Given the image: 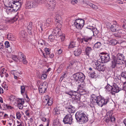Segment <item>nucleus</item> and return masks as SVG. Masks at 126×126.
I'll use <instances>...</instances> for the list:
<instances>
[{"mask_svg":"<svg viewBox=\"0 0 126 126\" xmlns=\"http://www.w3.org/2000/svg\"><path fill=\"white\" fill-rule=\"evenodd\" d=\"M92 99L91 101L90 106L91 107H94L97 104L102 107L103 105L107 104L109 101L108 99L101 98V96H98L94 94L91 95Z\"/></svg>","mask_w":126,"mask_h":126,"instance_id":"1","label":"nucleus"},{"mask_svg":"<svg viewBox=\"0 0 126 126\" xmlns=\"http://www.w3.org/2000/svg\"><path fill=\"white\" fill-rule=\"evenodd\" d=\"M13 1L9 4V6L6 7L7 12L11 13L16 12L21 7L23 3L22 0H12Z\"/></svg>","mask_w":126,"mask_h":126,"instance_id":"2","label":"nucleus"},{"mask_svg":"<svg viewBox=\"0 0 126 126\" xmlns=\"http://www.w3.org/2000/svg\"><path fill=\"white\" fill-rule=\"evenodd\" d=\"M112 60L111 67L112 68H114L116 64H124V62L125 61V59L123 54L119 53L117 54L116 57L112 56Z\"/></svg>","mask_w":126,"mask_h":126,"instance_id":"3","label":"nucleus"},{"mask_svg":"<svg viewBox=\"0 0 126 126\" xmlns=\"http://www.w3.org/2000/svg\"><path fill=\"white\" fill-rule=\"evenodd\" d=\"M76 118L79 124H83L86 123L88 120V118L82 110L78 111L75 114Z\"/></svg>","mask_w":126,"mask_h":126,"instance_id":"4","label":"nucleus"},{"mask_svg":"<svg viewBox=\"0 0 126 126\" xmlns=\"http://www.w3.org/2000/svg\"><path fill=\"white\" fill-rule=\"evenodd\" d=\"M74 80L76 81H79L82 83L85 79V76L83 74L80 72L75 73L73 75Z\"/></svg>","mask_w":126,"mask_h":126,"instance_id":"5","label":"nucleus"},{"mask_svg":"<svg viewBox=\"0 0 126 126\" xmlns=\"http://www.w3.org/2000/svg\"><path fill=\"white\" fill-rule=\"evenodd\" d=\"M84 24V20L82 19H77L75 20L74 25L78 29H81L83 27Z\"/></svg>","mask_w":126,"mask_h":126,"instance_id":"6","label":"nucleus"},{"mask_svg":"<svg viewBox=\"0 0 126 126\" xmlns=\"http://www.w3.org/2000/svg\"><path fill=\"white\" fill-rule=\"evenodd\" d=\"M63 122L65 124H72L73 122L72 115L70 114H67L63 118Z\"/></svg>","mask_w":126,"mask_h":126,"instance_id":"7","label":"nucleus"},{"mask_svg":"<svg viewBox=\"0 0 126 126\" xmlns=\"http://www.w3.org/2000/svg\"><path fill=\"white\" fill-rule=\"evenodd\" d=\"M47 2L46 6L47 8L51 11L53 10L56 6V3L54 0H45Z\"/></svg>","mask_w":126,"mask_h":126,"instance_id":"8","label":"nucleus"},{"mask_svg":"<svg viewBox=\"0 0 126 126\" xmlns=\"http://www.w3.org/2000/svg\"><path fill=\"white\" fill-rule=\"evenodd\" d=\"M109 55L110 54L108 53L104 52L101 53L100 56L101 60L102 62L105 63L109 61L110 59Z\"/></svg>","mask_w":126,"mask_h":126,"instance_id":"9","label":"nucleus"},{"mask_svg":"<svg viewBox=\"0 0 126 126\" xmlns=\"http://www.w3.org/2000/svg\"><path fill=\"white\" fill-rule=\"evenodd\" d=\"M48 87V85L46 82L40 84L39 86V90L40 93L43 94L47 92V89Z\"/></svg>","mask_w":126,"mask_h":126,"instance_id":"10","label":"nucleus"},{"mask_svg":"<svg viewBox=\"0 0 126 126\" xmlns=\"http://www.w3.org/2000/svg\"><path fill=\"white\" fill-rule=\"evenodd\" d=\"M55 19L56 26L61 28L62 26L61 25L62 22V18L61 16L57 14H56Z\"/></svg>","mask_w":126,"mask_h":126,"instance_id":"11","label":"nucleus"},{"mask_svg":"<svg viewBox=\"0 0 126 126\" xmlns=\"http://www.w3.org/2000/svg\"><path fill=\"white\" fill-rule=\"evenodd\" d=\"M46 98L45 100L43 101V105L51 106L53 103V100L52 99L49 98L48 95L45 97Z\"/></svg>","mask_w":126,"mask_h":126,"instance_id":"12","label":"nucleus"},{"mask_svg":"<svg viewBox=\"0 0 126 126\" xmlns=\"http://www.w3.org/2000/svg\"><path fill=\"white\" fill-rule=\"evenodd\" d=\"M37 6V3L33 1H27L25 5V7L26 9H30Z\"/></svg>","mask_w":126,"mask_h":126,"instance_id":"13","label":"nucleus"},{"mask_svg":"<svg viewBox=\"0 0 126 126\" xmlns=\"http://www.w3.org/2000/svg\"><path fill=\"white\" fill-rule=\"evenodd\" d=\"M122 89L119 87L115 83L112 84V94L114 95L115 93H118Z\"/></svg>","mask_w":126,"mask_h":126,"instance_id":"14","label":"nucleus"},{"mask_svg":"<svg viewBox=\"0 0 126 126\" xmlns=\"http://www.w3.org/2000/svg\"><path fill=\"white\" fill-rule=\"evenodd\" d=\"M60 28L58 27L56 28L52 32V33L58 38L62 35V32Z\"/></svg>","mask_w":126,"mask_h":126,"instance_id":"15","label":"nucleus"},{"mask_svg":"<svg viewBox=\"0 0 126 126\" xmlns=\"http://www.w3.org/2000/svg\"><path fill=\"white\" fill-rule=\"evenodd\" d=\"M107 25H108L110 29L112 32H114L118 31L119 30V26L118 25H112L110 23H108L107 24Z\"/></svg>","mask_w":126,"mask_h":126,"instance_id":"16","label":"nucleus"},{"mask_svg":"<svg viewBox=\"0 0 126 126\" xmlns=\"http://www.w3.org/2000/svg\"><path fill=\"white\" fill-rule=\"evenodd\" d=\"M66 109L69 113H74L76 110L75 107L70 104L66 106Z\"/></svg>","mask_w":126,"mask_h":126,"instance_id":"17","label":"nucleus"},{"mask_svg":"<svg viewBox=\"0 0 126 126\" xmlns=\"http://www.w3.org/2000/svg\"><path fill=\"white\" fill-rule=\"evenodd\" d=\"M86 28L90 30H91L92 31L94 35V34H95L96 35H97L99 31L97 30V29L96 28L94 27L93 26H88Z\"/></svg>","mask_w":126,"mask_h":126,"instance_id":"18","label":"nucleus"},{"mask_svg":"<svg viewBox=\"0 0 126 126\" xmlns=\"http://www.w3.org/2000/svg\"><path fill=\"white\" fill-rule=\"evenodd\" d=\"M52 23V20L50 18L47 19L46 21V23L44 24L45 28H46L49 26H51Z\"/></svg>","mask_w":126,"mask_h":126,"instance_id":"19","label":"nucleus"},{"mask_svg":"<svg viewBox=\"0 0 126 126\" xmlns=\"http://www.w3.org/2000/svg\"><path fill=\"white\" fill-rule=\"evenodd\" d=\"M112 114L111 111H108L107 113V116H108L110 118V121L112 122H113L115 121V118L112 115Z\"/></svg>","mask_w":126,"mask_h":126,"instance_id":"20","label":"nucleus"},{"mask_svg":"<svg viewBox=\"0 0 126 126\" xmlns=\"http://www.w3.org/2000/svg\"><path fill=\"white\" fill-rule=\"evenodd\" d=\"M85 54L88 56H89V54L91 53L93 50L92 49L91 47L88 46L85 47Z\"/></svg>","mask_w":126,"mask_h":126,"instance_id":"21","label":"nucleus"},{"mask_svg":"<svg viewBox=\"0 0 126 126\" xmlns=\"http://www.w3.org/2000/svg\"><path fill=\"white\" fill-rule=\"evenodd\" d=\"M77 90L80 92H82L85 90V86L81 84L79 85L77 88Z\"/></svg>","mask_w":126,"mask_h":126,"instance_id":"22","label":"nucleus"},{"mask_svg":"<svg viewBox=\"0 0 126 126\" xmlns=\"http://www.w3.org/2000/svg\"><path fill=\"white\" fill-rule=\"evenodd\" d=\"M80 94L76 92V94L73 95L72 97V98L77 102L80 100Z\"/></svg>","mask_w":126,"mask_h":126,"instance_id":"23","label":"nucleus"},{"mask_svg":"<svg viewBox=\"0 0 126 126\" xmlns=\"http://www.w3.org/2000/svg\"><path fill=\"white\" fill-rule=\"evenodd\" d=\"M82 52V49L81 48H78L76 49L74 52V55L76 56H79Z\"/></svg>","mask_w":126,"mask_h":126,"instance_id":"24","label":"nucleus"},{"mask_svg":"<svg viewBox=\"0 0 126 126\" xmlns=\"http://www.w3.org/2000/svg\"><path fill=\"white\" fill-rule=\"evenodd\" d=\"M105 89L109 92L111 91L112 93V84H109L108 83L107 85L105 87Z\"/></svg>","mask_w":126,"mask_h":126,"instance_id":"25","label":"nucleus"},{"mask_svg":"<svg viewBox=\"0 0 126 126\" xmlns=\"http://www.w3.org/2000/svg\"><path fill=\"white\" fill-rule=\"evenodd\" d=\"M98 67V68H97V70L99 71H103L105 70L106 68L105 66L104 65H101L100 64Z\"/></svg>","mask_w":126,"mask_h":126,"instance_id":"26","label":"nucleus"},{"mask_svg":"<svg viewBox=\"0 0 126 126\" xmlns=\"http://www.w3.org/2000/svg\"><path fill=\"white\" fill-rule=\"evenodd\" d=\"M100 65V64L96 61L93 62L92 66L94 69L97 70L98 68V67Z\"/></svg>","mask_w":126,"mask_h":126,"instance_id":"27","label":"nucleus"},{"mask_svg":"<svg viewBox=\"0 0 126 126\" xmlns=\"http://www.w3.org/2000/svg\"><path fill=\"white\" fill-rule=\"evenodd\" d=\"M101 44L100 42H97L94 44L93 46V48L94 49L96 48H101Z\"/></svg>","mask_w":126,"mask_h":126,"instance_id":"28","label":"nucleus"},{"mask_svg":"<svg viewBox=\"0 0 126 126\" xmlns=\"http://www.w3.org/2000/svg\"><path fill=\"white\" fill-rule=\"evenodd\" d=\"M53 125L54 126H59L60 125V123L59 121V120L58 119H55L53 123Z\"/></svg>","mask_w":126,"mask_h":126,"instance_id":"29","label":"nucleus"},{"mask_svg":"<svg viewBox=\"0 0 126 126\" xmlns=\"http://www.w3.org/2000/svg\"><path fill=\"white\" fill-rule=\"evenodd\" d=\"M76 42L74 41H71L70 43L68 48H73L75 47Z\"/></svg>","mask_w":126,"mask_h":126,"instance_id":"30","label":"nucleus"},{"mask_svg":"<svg viewBox=\"0 0 126 126\" xmlns=\"http://www.w3.org/2000/svg\"><path fill=\"white\" fill-rule=\"evenodd\" d=\"M65 93L73 97L74 95L76 94V92L75 91H71L69 92H65Z\"/></svg>","mask_w":126,"mask_h":126,"instance_id":"31","label":"nucleus"},{"mask_svg":"<svg viewBox=\"0 0 126 126\" xmlns=\"http://www.w3.org/2000/svg\"><path fill=\"white\" fill-rule=\"evenodd\" d=\"M109 43L110 45H114L117 44V41L116 40L112 39L109 41Z\"/></svg>","mask_w":126,"mask_h":126,"instance_id":"32","label":"nucleus"},{"mask_svg":"<svg viewBox=\"0 0 126 126\" xmlns=\"http://www.w3.org/2000/svg\"><path fill=\"white\" fill-rule=\"evenodd\" d=\"M6 70H5L4 68H0V73L1 77L3 76V74H5L6 73Z\"/></svg>","mask_w":126,"mask_h":126,"instance_id":"33","label":"nucleus"},{"mask_svg":"<svg viewBox=\"0 0 126 126\" xmlns=\"http://www.w3.org/2000/svg\"><path fill=\"white\" fill-rule=\"evenodd\" d=\"M38 42V44H40L41 46H43V44L45 45H47V43H46L45 41L42 39L39 40Z\"/></svg>","mask_w":126,"mask_h":126,"instance_id":"34","label":"nucleus"},{"mask_svg":"<svg viewBox=\"0 0 126 126\" xmlns=\"http://www.w3.org/2000/svg\"><path fill=\"white\" fill-rule=\"evenodd\" d=\"M20 35L23 38H25L27 36V33L24 30H22L20 33Z\"/></svg>","mask_w":126,"mask_h":126,"instance_id":"35","label":"nucleus"},{"mask_svg":"<svg viewBox=\"0 0 126 126\" xmlns=\"http://www.w3.org/2000/svg\"><path fill=\"white\" fill-rule=\"evenodd\" d=\"M34 0V2H36L37 3V6L38 4L44 3L45 2L44 0Z\"/></svg>","mask_w":126,"mask_h":126,"instance_id":"36","label":"nucleus"},{"mask_svg":"<svg viewBox=\"0 0 126 126\" xmlns=\"http://www.w3.org/2000/svg\"><path fill=\"white\" fill-rule=\"evenodd\" d=\"M63 67L64 66L62 64L60 65L57 70V72L58 73H60L61 72L62 70L63 69Z\"/></svg>","mask_w":126,"mask_h":126,"instance_id":"37","label":"nucleus"},{"mask_svg":"<svg viewBox=\"0 0 126 126\" xmlns=\"http://www.w3.org/2000/svg\"><path fill=\"white\" fill-rule=\"evenodd\" d=\"M19 54L20 55L19 56V60H22L26 57L24 54L22 53L21 52H19Z\"/></svg>","mask_w":126,"mask_h":126,"instance_id":"38","label":"nucleus"},{"mask_svg":"<svg viewBox=\"0 0 126 126\" xmlns=\"http://www.w3.org/2000/svg\"><path fill=\"white\" fill-rule=\"evenodd\" d=\"M92 39V37H87L83 38V39L84 40V41L86 42H88L89 41H90Z\"/></svg>","mask_w":126,"mask_h":126,"instance_id":"39","label":"nucleus"},{"mask_svg":"<svg viewBox=\"0 0 126 126\" xmlns=\"http://www.w3.org/2000/svg\"><path fill=\"white\" fill-rule=\"evenodd\" d=\"M90 7H92L93 9H96L98 8V7L96 5H95L92 3H89L88 4Z\"/></svg>","mask_w":126,"mask_h":126,"instance_id":"40","label":"nucleus"},{"mask_svg":"<svg viewBox=\"0 0 126 126\" xmlns=\"http://www.w3.org/2000/svg\"><path fill=\"white\" fill-rule=\"evenodd\" d=\"M53 112L55 114L57 115L60 114V111L59 109L56 108L54 109Z\"/></svg>","mask_w":126,"mask_h":126,"instance_id":"41","label":"nucleus"},{"mask_svg":"<svg viewBox=\"0 0 126 126\" xmlns=\"http://www.w3.org/2000/svg\"><path fill=\"white\" fill-rule=\"evenodd\" d=\"M43 23H39V25L37 26V27L39 29V30L40 31V29L41 30V31H43Z\"/></svg>","mask_w":126,"mask_h":126,"instance_id":"42","label":"nucleus"},{"mask_svg":"<svg viewBox=\"0 0 126 126\" xmlns=\"http://www.w3.org/2000/svg\"><path fill=\"white\" fill-rule=\"evenodd\" d=\"M12 57L13 60L15 62H17L19 60V59L15 55H12Z\"/></svg>","mask_w":126,"mask_h":126,"instance_id":"43","label":"nucleus"},{"mask_svg":"<svg viewBox=\"0 0 126 126\" xmlns=\"http://www.w3.org/2000/svg\"><path fill=\"white\" fill-rule=\"evenodd\" d=\"M67 75L68 73L66 72L63 73L62 76L61 77V78H62V80H63L64 78L67 77Z\"/></svg>","mask_w":126,"mask_h":126,"instance_id":"44","label":"nucleus"},{"mask_svg":"<svg viewBox=\"0 0 126 126\" xmlns=\"http://www.w3.org/2000/svg\"><path fill=\"white\" fill-rule=\"evenodd\" d=\"M10 101L11 102H13L15 100V96L13 95L10 96L9 98Z\"/></svg>","mask_w":126,"mask_h":126,"instance_id":"45","label":"nucleus"},{"mask_svg":"<svg viewBox=\"0 0 126 126\" xmlns=\"http://www.w3.org/2000/svg\"><path fill=\"white\" fill-rule=\"evenodd\" d=\"M16 118L19 119L21 117V115L19 112L18 111L16 113Z\"/></svg>","mask_w":126,"mask_h":126,"instance_id":"46","label":"nucleus"},{"mask_svg":"<svg viewBox=\"0 0 126 126\" xmlns=\"http://www.w3.org/2000/svg\"><path fill=\"white\" fill-rule=\"evenodd\" d=\"M21 94L24 93L25 90V87L24 86H21Z\"/></svg>","mask_w":126,"mask_h":126,"instance_id":"47","label":"nucleus"},{"mask_svg":"<svg viewBox=\"0 0 126 126\" xmlns=\"http://www.w3.org/2000/svg\"><path fill=\"white\" fill-rule=\"evenodd\" d=\"M19 61H22L23 63L25 64H27L28 63V62L26 59V57L22 60H19Z\"/></svg>","mask_w":126,"mask_h":126,"instance_id":"48","label":"nucleus"},{"mask_svg":"<svg viewBox=\"0 0 126 126\" xmlns=\"http://www.w3.org/2000/svg\"><path fill=\"white\" fill-rule=\"evenodd\" d=\"M45 50L46 55L48 56L50 53L49 49L46 47L45 48Z\"/></svg>","mask_w":126,"mask_h":126,"instance_id":"49","label":"nucleus"},{"mask_svg":"<svg viewBox=\"0 0 126 126\" xmlns=\"http://www.w3.org/2000/svg\"><path fill=\"white\" fill-rule=\"evenodd\" d=\"M32 22H30L29 25L27 26L28 29L32 30Z\"/></svg>","mask_w":126,"mask_h":126,"instance_id":"50","label":"nucleus"},{"mask_svg":"<svg viewBox=\"0 0 126 126\" xmlns=\"http://www.w3.org/2000/svg\"><path fill=\"white\" fill-rule=\"evenodd\" d=\"M24 100L23 99L20 98L19 100L18 104L23 105L24 103Z\"/></svg>","mask_w":126,"mask_h":126,"instance_id":"51","label":"nucleus"},{"mask_svg":"<svg viewBox=\"0 0 126 126\" xmlns=\"http://www.w3.org/2000/svg\"><path fill=\"white\" fill-rule=\"evenodd\" d=\"M13 36L12 35H11V34L7 35V38L10 40H12L13 39Z\"/></svg>","mask_w":126,"mask_h":126,"instance_id":"52","label":"nucleus"},{"mask_svg":"<svg viewBox=\"0 0 126 126\" xmlns=\"http://www.w3.org/2000/svg\"><path fill=\"white\" fill-rule=\"evenodd\" d=\"M49 39L51 40V41L53 40L54 39V36L52 35H50L48 37Z\"/></svg>","mask_w":126,"mask_h":126,"instance_id":"53","label":"nucleus"},{"mask_svg":"<svg viewBox=\"0 0 126 126\" xmlns=\"http://www.w3.org/2000/svg\"><path fill=\"white\" fill-rule=\"evenodd\" d=\"M5 47L6 48H8L10 47V44L8 42L6 41L5 43Z\"/></svg>","mask_w":126,"mask_h":126,"instance_id":"54","label":"nucleus"},{"mask_svg":"<svg viewBox=\"0 0 126 126\" xmlns=\"http://www.w3.org/2000/svg\"><path fill=\"white\" fill-rule=\"evenodd\" d=\"M47 75L45 74H43L41 76V78L42 79H45L47 77Z\"/></svg>","mask_w":126,"mask_h":126,"instance_id":"55","label":"nucleus"},{"mask_svg":"<svg viewBox=\"0 0 126 126\" xmlns=\"http://www.w3.org/2000/svg\"><path fill=\"white\" fill-rule=\"evenodd\" d=\"M77 0H72L71 1V3L73 4H75L78 2Z\"/></svg>","mask_w":126,"mask_h":126,"instance_id":"56","label":"nucleus"},{"mask_svg":"<svg viewBox=\"0 0 126 126\" xmlns=\"http://www.w3.org/2000/svg\"><path fill=\"white\" fill-rule=\"evenodd\" d=\"M4 106H5L8 109H12L13 108V107H12L11 106H9L7 104H5V105H4Z\"/></svg>","mask_w":126,"mask_h":126,"instance_id":"57","label":"nucleus"},{"mask_svg":"<svg viewBox=\"0 0 126 126\" xmlns=\"http://www.w3.org/2000/svg\"><path fill=\"white\" fill-rule=\"evenodd\" d=\"M113 35L115 37L120 38L121 37V36L117 33H114Z\"/></svg>","mask_w":126,"mask_h":126,"instance_id":"58","label":"nucleus"},{"mask_svg":"<svg viewBox=\"0 0 126 126\" xmlns=\"http://www.w3.org/2000/svg\"><path fill=\"white\" fill-rule=\"evenodd\" d=\"M18 107L19 109H22L23 108V105L18 104Z\"/></svg>","mask_w":126,"mask_h":126,"instance_id":"59","label":"nucleus"},{"mask_svg":"<svg viewBox=\"0 0 126 126\" xmlns=\"http://www.w3.org/2000/svg\"><path fill=\"white\" fill-rule=\"evenodd\" d=\"M95 73L94 72H93L91 73L90 74V76L92 78H93L95 76Z\"/></svg>","mask_w":126,"mask_h":126,"instance_id":"60","label":"nucleus"},{"mask_svg":"<svg viewBox=\"0 0 126 126\" xmlns=\"http://www.w3.org/2000/svg\"><path fill=\"white\" fill-rule=\"evenodd\" d=\"M60 37H61V39L62 41H63L64 40L65 38V36L64 35H62Z\"/></svg>","mask_w":126,"mask_h":126,"instance_id":"61","label":"nucleus"},{"mask_svg":"<svg viewBox=\"0 0 126 126\" xmlns=\"http://www.w3.org/2000/svg\"><path fill=\"white\" fill-rule=\"evenodd\" d=\"M54 55L53 54L51 53L50 54L47 56L48 57H49L51 58H52L54 57Z\"/></svg>","mask_w":126,"mask_h":126,"instance_id":"62","label":"nucleus"},{"mask_svg":"<svg viewBox=\"0 0 126 126\" xmlns=\"http://www.w3.org/2000/svg\"><path fill=\"white\" fill-rule=\"evenodd\" d=\"M105 121L106 122H108L109 121H110V118L109 116H107V118L105 119Z\"/></svg>","mask_w":126,"mask_h":126,"instance_id":"63","label":"nucleus"},{"mask_svg":"<svg viewBox=\"0 0 126 126\" xmlns=\"http://www.w3.org/2000/svg\"><path fill=\"white\" fill-rule=\"evenodd\" d=\"M5 28L4 26L2 25H0V30H4Z\"/></svg>","mask_w":126,"mask_h":126,"instance_id":"64","label":"nucleus"}]
</instances>
